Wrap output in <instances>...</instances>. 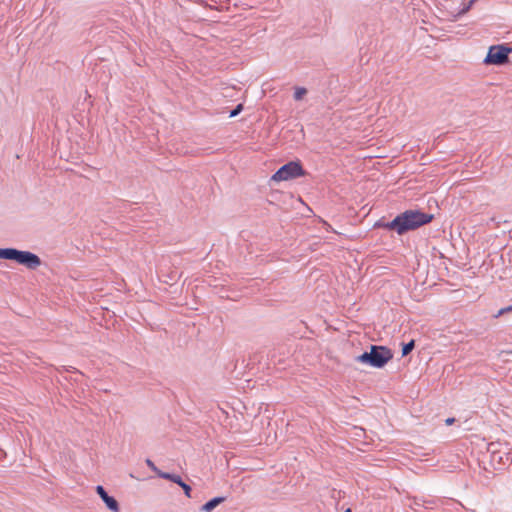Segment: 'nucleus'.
<instances>
[{
    "label": "nucleus",
    "mask_w": 512,
    "mask_h": 512,
    "mask_svg": "<svg viewBox=\"0 0 512 512\" xmlns=\"http://www.w3.org/2000/svg\"><path fill=\"white\" fill-rule=\"evenodd\" d=\"M512 312V305H509L507 307L501 308L497 311V313L494 315V318H499L507 313Z\"/></svg>",
    "instance_id": "obj_12"
},
{
    "label": "nucleus",
    "mask_w": 512,
    "mask_h": 512,
    "mask_svg": "<svg viewBox=\"0 0 512 512\" xmlns=\"http://www.w3.org/2000/svg\"><path fill=\"white\" fill-rule=\"evenodd\" d=\"M454 421H455V419H454V418H447V419L445 420V422H446V424H447V425H451V424H453V423H454Z\"/></svg>",
    "instance_id": "obj_17"
},
{
    "label": "nucleus",
    "mask_w": 512,
    "mask_h": 512,
    "mask_svg": "<svg viewBox=\"0 0 512 512\" xmlns=\"http://www.w3.org/2000/svg\"><path fill=\"white\" fill-rule=\"evenodd\" d=\"M344 512H351V509L347 508Z\"/></svg>",
    "instance_id": "obj_18"
},
{
    "label": "nucleus",
    "mask_w": 512,
    "mask_h": 512,
    "mask_svg": "<svg viewBox=\"0 0 512 512\" xmlns=\"http://www.w3.org/2000/svg\"><path fill=\"white\" fill-rule=\"evenodd\" d=\"M159 477L162 478V479H166V480H170L176 484H180L182 479L179 475H176V474H171V473H167V472H159Z\"/></svg>",
    "instance_id": "obj_9"
},
{
    "label": "nucleus",
    "mask_w": 512,
    "mask_h": 512,
    "mask_svg": "<svg viewBox=\"0 0 512 512\" xmlns=\"http://www.w3.org/2000/svg\"><path fill=\"white\" fill-rule=\"evenodd\" d=\"M96 493L99 495V497L102 499V501L105 503V505L111 512H120L119 503L114 497L108 495L103 486H96Z\"/></svg>",
    "instance_id": "obj_7"
},
{
    "label": "nucleus",
    "mask_w": 512,
    "mask_h": 512,
    "mask_svg": "<svg viewBox=\"0 0 512 512\" xmlns=\"http://www.w3.org/2000/svg\"><path fill=\"white\" fill-rule=\"evenodd\" d=\"M179 486L184 490L185 492V495L190 497V491H191V488L189 485H187L186 483H184L183 481H181V483L179 484Z\"/></svg>",
    "instance_id": "obj_15"
},
{
    "label": "nucleus",
    "mask_w": 512,
    "mask_h": 512,
    "mask_svg": "<svg viewBox=\"0 0 512 512\" xmlns=\"http://www.w3.org/2000/svg\"><path fill=\"white\" fill-rule=\"evenodd\" d=\"M15 248H0V259L12 260Z\"/></svg>",
    "instance_id": "obj_10"
},
{
    "label": "nucleus",
    "mask_w": 512,
    "mask_h": 512,
    "mask_svg": "<svg viewBox=\"0 0 512 512\" xmlns=\"http://www.w3.org/2000/svg\"><path fill=\"white\" fill-rule=\"evenodd\" d=\"M392 357L393 354L390 349L384 346L372 345L369 352H364L357 356L355 360L374 368H382L392 359Z\"/></svg>",
    "instance_id": "obj_2"
},
{
    "label": "nucleus",
    "mask_w": 512,
    "mask_h": 512,
    "mask_svg": "<svg viewBox=\"0 0 512 512\" xmlns=\"http://www.w3.org/2000/svg\"><path fill=\"white\" fill-rule=\"evenodd\" d=\"M510 49L502 46H491L484 59V63L487 65H502L508 61V54Z\"/></svg>",
    "instance_id": "obj_5"
},
{
    "label": "nucleus",
    "mask_w": 512,
    "mask_h": 512,
    "mask_svg": "<svg viewBox=\"0 0 512 512\" xmlns=\"http://www.w3.org/2000/svg\"><path fill=\"white\" fill-rule=\"evenodd\" d=\"M242 108H243L242 104L237 105L236 108L230 112L229 116L230 117H235L236 115H238L242 111Z\"/></svg>",
    "instance_id": "obj_16"
},
{
    "label": "nucleus",
    "mask_w": 512,
    "mask_h": 512,
    "mask_svg": "<svg viewBox=\"0 0 512 512\" xmlns=\"http://www.w3.org/2000/svg\"><path fill=\"white\" fill-rule=\"evenodd\" d=\"M488 452L495 469H503L512 463V446L508 442H491L488 445Z\"/></svg>",
    "instance_id": "obj_3"
},
{
    "label": "nucleus",
    "mask_w": 512,
    "mask_h": 512,
    "mask_svg": "<svg viewBox=\"0 0 512 512\" xmlns=\"http://www.w3.org/2000/svg\"><path fill=\"white\" fill-rule=\"evenodd\" d=\"M414 348V341H410L409 343L405 344L402 348V355L406 356L408 355Z\"/></svg>",
    "instance_id": "obj_13"
},
{
    "label": "nucleus",
    "mask_w": 512,
    "mask_h": 512,
    "mask_svg": "<svg viewBox=\"0 0 512 512\" xmlns=\"http://www.w3.org/2000/svg\"><path fill=\"white\" fill-rule=\"evenodd\" d=\"M225 501V497H215L206 502L202 507V512H212L218 505Z\"/></svg>",
    "instance_id": "obj_8"
},
{
    "label": "nucleus",
    "mask_w": 512,
    "mask_h": 512,
    "mask_svg": "<svg viewBox=\"0 0 512 512\" xmlns=\"http://www.w3.org/2000/svg\"><path fill=\"white\" fill-rule=\"evenodd\" d=\"M146 464L159 477V472H162V471L160 469H158V467L154 464V462L150 459H146Z\"/></svg>",
    "instance_id": "obj_14"
},
{
    "label": "nucleus",
    "mask_w": 512,
    "mask_h": 512,
    "mask_svg": "<svg viewBox=\"0 0 512 512\" xmlns=\"http://www.w3.org/2000/svg\"><path fill=\"white\" fill-rule=\"evenodd\" d=\"M432 218L433 216L431 214H426L417 210H407L383 226L386 229L394 230L401 235L409 230H414L429 223Z\"/></svg>",
    "instance_id": "obj_1"
},
{
    "label": "nucleus",
    "mask_w": 512,
    "mask_h": 512,
    "mask_svg": "<svg viewBox=\"0 0 512 512\" xmlns=\"http://www.w3.org/2000/svg\"><path fill=\"white\" fill-rule=\"evenodd\" d=\"M304 175V170L299 162H288L280 167L272 176L275 182L287 181Z\"/></svg>",
    "instance_id": "obj_4"
},
{
    "label": "nucleus",
    "mask_w": 512,
    "mask_h": 512,
    "mask_svg": "<svg viewBox=\"0 0 512 512\" xmlns=\"http://www.w3.org/2000/svg\"><path fill=\"white\" fill-rule=\"evenodd\" d=\"M307 93V90L303 87H297L295 88L294 92V99L299 101L301 100Z\"/></svg>",
    "instance_id": "obj_11"
},
{
    "label": "nucleus",
    "mask_w": 512,
    "mask_h": 512,
    "mask_svg": "<svg viewBox=\"0 0 512 512\" xmlns=\"http://www.w3.org/2000/svg\"><path fill=\"white\" fill-rule=\"evenodd\" d=\"M13 261L25 266L27 269L35 270L41 265L38 255L30 251L14 250Z\"/></svg>",
    "instance_id": "obj_6"
}]
</instances>
